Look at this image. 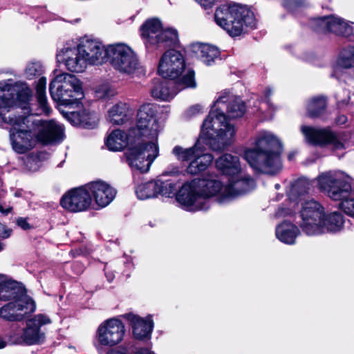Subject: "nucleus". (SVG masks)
<instances>
[{
  "label": "nucleus",
  "instance_id": "1",
  "mask_svg": "<svg viewBox=\"0 0 354 354\" xmlns=\"http://www.w3.org/2000/svg\"><path fill=\"white\" fill-rule=\"evenodd\" d=\"M245 106L243 102L237 96L224 91L212 106L204 120L201 132V138L214 151H221L234 140L236 129L227 119L237 118L243 115Z\"/></svg>",
  "mask_w": 354,
  "mask_h": 354
},
{
  "label": "nucleus",
  "instance_id": "2",
  "mask_svg": "<svg viewBox=\"0 0 354 354\" xmlns=\"http://www.w3.org/2000/svg\"><path fill=\"white\" fill-rule=\"evenodd\" d=\"M15 94L10 85L0 82V116L5 123L11 126L10 138L12 149L18 153H24L33 147V138H37L35 127L30 120L32 115H16Z\"/></svg>",
  "mask_w": 354,
  "mask_h": 354
},
{
  "label": "nucleus",
  "instance_id": "3",
  "mask_svg": "<svg viewBox=\"0 0 354 354\" xmlns=\"http://www.w3.org/2000/svg\"><path fill=\"white\" fill-rule=\"evenodd\" d=\"M230 192L225 184L217 178H198L185 183L178 190L176 201L187 211L207 210L210 207L209 199L218 203L229 202Z\"/></svg>",
  "mask_w": 354,
  "mask_h": 354
},
{
  "label": "nucleus",
  "instance_id": "4",
  "mask_svg": "<svg viewBox=\"0 0 354 354\" xmlns=\"http://www.w3.org/2000/svg\"><path fill=\"white\" fill-rule=\"evenodd\" d=\"M281 142L272 133L260 132L255 141L254 149L244 152V158L256 171L274 174L280 171Z\"/></svg>",
  "mask_w": 354,
  "mask_h": 354
},
{
  "label": "nucleus",
  "instance_id": "5",
  "mask_svg": "<svg viewBox=\"0 0 354 354\" xmlns=\"http://www.w3.org/2000/svg\"><path fill=\"white\" fill-rule=\"evenodd\" d=\"M319 188L331 199L340 201L339 207L348 215L354 217V193L350 179L337 171H326L317 178Z\"/></svg>",
  "mask_w": 354,
  "mask_h": 354
},
{
  "label": "nucleus",
  "instance_id": "6",
  "mask_svg": "<svg viewBox=\"0 0 354 354\" xmlns=\"http://www.w3.org/2000/svg\"><path fill=\"white\" fill-rule=\"evenodd\" d=\"M49 91L53 100L69 105L84 97L82 82L75 75L63 73L50 82Z\"/></svg>",
  "mask_w": 354,
  "mask_h": 354
},
{
  "label": "nucleus",
  "instance_id": "7",
  "mask_svg": "<svg viewBox=\"0 0 354 354\" xmlns=\"http://www.w3.org/2000/svg\"><path fill=\"white\" fill-rule=\"evenodd\" d=\"M157 107L152 104L141 106L138 113L136 127L130 130V136L141 137L146 143L158 144L159 133L163 129V124L157 118Z\"/></svg>",
  "mask_w": 354,
  "mask_h": 354
},
{
  "label": "nucleus",
  "instance_id": "8",
  "mask_svg": "<svg viewBox=\"0 0 354 354\" xmlns=\"http://www.w3.org/2000/svg\"><path fill=\"white\" fill-rule=\"evenodd\" d=\"M106 60L115 71L126 75L133 74L140 65L136 53L124 43L109 45Z\"/></svg>",
  "mask_w": 354,
  "mask_h": 354
},
{
  "label": "nucleus",
  "instance_id": "9",
  "mask_svg": "<svg viewBox=\"0 0 354 354\" xmlns=\"http://www.w3.org/2000/svg\"><path fill=\"white\" fill-rule=\"evenodd\" d=\"M125 335V326L119 319L110 318L102 322L97 327L94 346L98 352L112 348L121 343Z\"/></svg>",
  "mask_w": 354,
  "mask_h": 354
},
{
  "label": "nucleus",
  "instance_id": "10",
  "mask_svg": "<svg viewBox=\"0 0 354 354\" xmlns=\"http://www.w3.org/2000/svg\"><path fill=\"white\" fill-rule=\"evenodd\" d=\"M141 35L147 46L169 47L178 42V32L171 28L163 29L160 21L150 19L141 26Z\"/></svg>",
  "mask_w": 354,
  "mask_h": 354
},
{
  "label": "nucleus",
  "instance_id": "11",
  "mask_svg": "<svg viewBox=\"0 0 354 354\" xmlns=\"http://www.w3.org/2000/svg\"><path fill=\"white\" fill-rule=\"evenodd\" d=\"M158 155V145L155 142L131 145L124 153L129 167L133 170L142 173L147 172L149 170L152 162Z\"/></svg>",
  "mask_w": 354,
  "mask_h": 354
},
{
  "label": "nucleus",
  "instance_id": "12",
  "mask_svg": "<svg viewBox=\"0 0 354 354\" xmlns=\"http://www.w3.org/2000/svg\"><path fill=\"white\" fill-rule=\"evenodd\" d=\"M167 80H157L153 82L151 88V95L162 100L172 99L179 91L185 88H195L196 86L194 79V72L188 70L176 83Z\"/></svg>",
  "mask_w": 354,
  "mask_h": 354
},
{
  "label": "nucleus",
  "instance_id": "13",
  "mask_svg": "<svg viewBox=\"0 0 354 354\" xmlns=\"http://www.w3.org/2000/svg\"><path fill=\"white\" fill-rule=\"evenodd\" d=\"M324 209L317 201L311 199L301 204L299 212V226L308 235H317V231L324 216Z\"/></svg>",
  "mask_w": 354,
  "mask_h": 354
},
{
  "label": "nucleus",
  "instance_id": "14",
  "mask_svg": "<svg viewBox=\"0 0 354 354\" xmlns=\"http://www.w3.org/2000/svg\"><path fill=\"white\" fill-rule=\"evenodd\" d=\"M35 302L26 294L13 296V300L0 308V316L8 321H21L35 312Z\"/></svg>",
  "mask_w": 354,
  "mask_h": 354
},
{
  "label": "nucleus",
  "instance_id": "15",
  "mask_svg": "<svg viewBox=\"0 0 354 354\" xmlns=\"http://www.w3.org/2000/svg\"><path fill=\"white\" fill-rule=\"evenodd\" d=\"M239 5H223L218 7L214 13V21L221 28L232 37L240 35L243 32V23L239 18Z\"/></svg>",
  "mask_w": 354,
  "mask_h": 354
},
{
  "label": "nucleus",
  "instance_id": "16",
  "mask_svg": "<svg viewBox=\"0 0 354 354\" xmlns=\"http://www.w3.org/2000/svg\"><path fill=\"white\" fill-rule=\"evenodd\" d=\"M301 131L306 141L315 145H330L335 150L345 148L344 141L339 135L335 134L329 129L315 128L303 125Z\"/></svg>",
  "mask_w": 354,
  "mask_h": 354
},
{
  "label": "nucleus",
  "instance_id": "17",
  "mask_svg": "<svg viewBox=\"0 0 354 354\" xmlns=\"http://www.w3.org/2000/svg\"><path fill=\"white\" fill-rule=\"evenodd\" d=\"M185 70V60L182 53L176 50H168L160 57L158 73L163 78L175 80Z\"/></svg>",
  "mask_w": 354,
  "mask_h": 354
},
{
  "label": "nucleus",
  "instance_id": "18",
  "mask_svg": "<svg viewBox=\"0 0 354 354\" xmlns=\"http://www.w3.org/2000/svg\"><path fill=\"white\" fill-rule=\"evenodd\" d=\"M92 198L87 184L67 192L62 198V207L71 212H84L88 209Z\"/></svg>",
  "mask_w": 354,
  "mask_h": 354
},
{
  "label": "nucleus",
  "instance_id": "19",
  "mask_svg": "<svg viewBox=\"0 0 354 354\" xmlns=\"http://www.w3.org/2000/svg\"><path fill=\"white\" fill-rule=\"evenodd\" d=\"M30 122L37 132V140L42 143L59 142L64 140V128L60 123L55 120L42 121L33 115Z\"/></svg>",
  "mask_w": 354,
  "mask_h": 354
},
{
  "label": "nucleus",
  "instance_id": "20",
  "mask_svg": "<svg viewBox=\"0 0 354 354\" xmlns=\"http://www.w3.org/2000/svg\"><path fill=\"white\" fill-rule=\"evenodd\" d=\"M317 32H331L344 37L354 35V24H350L339 17L327 16L315 19L312 22Z\"/></svg>",
  "mask_w": 354,
  "mask_h": 354
},
{
  "label": "nucleus",
  "instance_id": "21",
  "mask_svg": "<svg viewBox=\"0 0 354 354\" xmlns=\"http://www.w3.org/2000/svg\"><path fill=\"white\" fill-rule=\"evenodd\" d=\"M57 62L73 73H82L87 67L86 59L78 46H64L57 53Z\"/></svg>",
  "mask_w": 354,
  "mask_h": 354
},
{
  "label": "nucleus",
  "instance_id": "22",
  "mask_svg": "<svg viewBox=\"0 0 354 354\" xmlns=\"http://www.w3.org/2000/svg\"><path fill=\"white\" fill-rule=\"evenodd\" d=\"M78 46L88 64H101L106 61L108 46L104 47L96 40L83 38Z\"/></svg>",
  "mask_w": 354,
  "mask_h": 354
},
{
  "label": "nucleus",
  "instance_id": "23",
  "mask_svg": "<svg viewBox=\"0 0 354 354\" xmlns=\"http://www.w3.org/2000/svg\"><path fill=\"white\" fill-rule=\"evenodd\" d=\"M50 322V319L43 314H38L29 319L24 328V344L33 345L41 343L44 339V333L41 332L40 327Z\"/></svg>",
  "mask_w": 354,
  "mask_h": 354
},
{
  "label": "nucleus",
  "instance_id": "24",
  "mask_svg": "<svg viewBox=\"0 0 354 354\" xmlns=\"http://www.w3.org/2000/svg\"><path fill=\"white\" fill-rule=\"evenodd\" d=\"M225 186L230 194V201L234 197L253 189L255 183L253 178L245 174L243 170H241L237 174L228 178Z\"/></svg>",
  "mask_w": 354,
  "mask_h": 354
},
{
  "label": "nucleus",
  "instance_id": "25",
  "mask_svg": "<svg viewBox=\"0 0 354 354\" xmlns=\"http://www.w3.org/2000/svg\"><path fill=\"white\" fill-rule=\"evenodd\" d=\"M87 188L96 204L101 207L108 205L116 195V190L113 187L101 180L88 183Z\"/></svg>",
  "mask_w": 354,
  "mask_h": 354
},
{
  "label": "nucleus",
  "instance_id": "26",
  "mask_svg": "<svg viewBox=\"0 0 354 354\" xmlns=\"http://www.w3.org/2000/svg\"><path fill=\"white\" fill-rule=\"evenodd\" d=\"M127 318L131 324L135 338L141 340L150 338L153 328V322L151 315L146 318H142L133 314H129Z\"/></svg>",
  "mask_w": 354,
  "mask_h": 354
},
{
  "label": "nucleus",
  "instance_id": "27",
  "mask_svg": "<svg viewBox=\"0 0 354 354\" xmlns=\"http://www.w3.org/2000/svg\"><path fill=\"white\" fill-rule=\"evenodd\" d=\"M216 167L223 175L229 178L242 170L239 157L228 153L221 156L216 160Z\"/></svg>",
  "mask_w": 354,
  "mask_h": 354
},
{
  "label": "nucleus",
  "instance_id": "28",
  "mask_svg": "<svg viewBox=\"0 0 354 354\" xmlns=\"http://www.w3.org/2000/svg\"><path fill=\"white\" fill-rule=\"evenodd\" d=\"M344 223L343 215L337 212H334L326 215L322 221L317 235L326 232H337L342 230Z\"/></svg>",
  "mask_w": 354,
  "mask_h": 354
},
{
  "label": "nucleus",
  "instance_id": "29",
  "mask_svg": "<svg viewBox=\"0 0 354 354\" xmlns=\"http://www.w3.org/2000/svg\"><path fill=\"white\" fill-rule=\"evenodd\" d=\"M213 160L212 155L204 153V150L200 147L196 153V156L189 163L186 169L187 172L192 175L198 174L207 169L212 164Z\"/></svg>",
  "mask_w": 354,
  "mask_h": 354
},
{
  "label": "nucleus",
  "instance_id": "30",
  "mask_svg": "<svg viewBox=\"0 0 354 354\" xmlns=\"http://www.w3.org/2000/svg\"><path fill=\"white\" fill-rule=\"evenodd\" d=\"M299 230L292 223L283 222L276 228V236L281 242L292 245L295 243Z\"/></svg>",
  "mask_w": 354,
  "mask_h": 354
},
{
  "label": "nucleus",
  "instance_id": "31",
  "mask_svg": "<svg viewBox=\"0 0 354 354\" xmlns=\"http://www.w3.org/2000/svg\"><path fill=\"white\" fill-rule=\"evenodd\" d=\"M192 49L197 57L207 65H210L220 55L216 47L206 44H194L192 46Z\"/></svg>",
  "mask_w": 354,
  "mask_h": 354
},
{
  "label": "nucleus",
  "instance_id": "32",
  "mask_svg": "<svg viewBox=\"0 0 354 354\" xmlns=\"http://www.w3.org/2000/svg\"><path fill=\"white\" fill-rule=\"evenodd\" d=\"M132 137L130 136V133L128 135L124 131L116 129L107 137L106 145L111 151H121L128 145L129 139Z\"/></svg>",
  "mask_w": 354,
  "mask_h": 354
},
{
  "label": "nucleus",
  "instance_id": "33",
  "mask_svg": "<svg viewBox=\"0 0 354 354\" xmlns=\"http://www.w3.org/2000/svg\"><path fill=\"white\" fill-rule=\"evenodd\" d=\"M68 120L73 125H82L93 128L97 124V116L86 109L75 111L70 113Z\"/></svg>",
  "mask_w": 354,
  "mask_h": 354
},
{
  "label": "nucleus",
  "instance_id": "34",
  "mask_svg": "<svg viewBox=\"0 0 354 354\" xmlns=\"http://www.w3.org/2000/svg\"><path fill=\"white\" fill-rule=\"evenodd\" d=\"M129 112V105L119 102L109 110L108 119L113 124H122L128 120Z\"/></svg>",
  "mask_w": 354,
  "mask_h": 354
},
{
  "label": "nucleus",
  "instance_id": "35",
  "mask_svg": "<svg viewBox=\"0 0 354 354\" xmlns=\"http://www.w3.org/2000/svg\"><path fill=\"white\" fill-rule=\"evenodd\" d=\"M157 195L165 197H172L178 194L177 189L179 187L178 182L171 179H163L158 178L156 180Z\"/></svg>",
  "mask_w": 354,
  "mask_h": 354
},
{
  "label": "nucleus",
  "instance_id": "36",
  "mask_svg": "<svg viewBox=\"0 0 354 354\" xmlns=\"http://www.w3.org/2000/svg\"><path fill=\"white\" fill-rule=\"evenodd\" d=\"M310 184L307 179L301 178L295 180L288 192L290 201H296L305 196L309 189Z\"/></svg>",
  "mask_w": 354,
  "mask_h": 354
},
{
  "label": "nucleus",
  "instance_id": "37",
  "mask_svg": "<svg viewBox=\"0 0 354 354\" xmlns=\"http://www.w3.org/2000/svg\"><path fill=\"white\" fill-rule=\"evenodd\" d=\"M201 147V142L198 140L196 144L189 148H183L180 146H176L172 149V153L176 159L180 162H189L192 160L196 156V153Z\"/></svg>",
  "mask_w": 354,
  "mask_h": 354
},
{
  "label": "nucleus",
  "instance_id": "38",
  "mask_svg": "<svg viewBox=\"0 0 354 354\" xmlns=\"http://www.w3.org/2000/svg\"><path fill=\"white\" fill-rule=\"evenodd\" d=\"M136 194L140 200L158 197L156 180L139 185L136 189Z\"/></svg>",
  "mask_w": 354,
  "mask_h": 354
},
{
  "label": "nucleus",
  "instance_id": "39",
  "mask_svg": "<svg viewBox=\"0 0 354 354\" xmlns=\"http://www.w3.org/2000/svg\"><path fill=\"white\" fill-rule=\"evenodd\" d=\"M326 101L323 96L315 97L308 101L306 108L310 117L319 116L326 109Z\"/></svg>",
  "mask_w": 354,
  "mask_h": 354
},
{
  "label": "nucleus",
  "instance_id": "40",
  "mask_svg": "<svg viewBox=\"0 0 354 354\" xmlns=\"http://www.w3.org/2000/svg\"><path fill=\"white\" fill-rule=\"evenodd\" d=\"M46 78L41 77L37 84L36 91H37V99L38 104L41 109V111L48 114L50 111V108L47 103V98L46 95Z\"/></svg>",
  "mask_w": 354,
  "mask_h": 354
},
{
  "label": "nucleus",
  "instance_id": "41",
  "mask_svg": "<svg viewBox=\"0 0 354 354\" xmlns=\"http://www.w3.org/2000/svg\"><path fill=\"white\" fill-rule=\"evenodd\" d=\"M116 94L115 88L108 82L99 84L95 90V96L101 100H109Z\"/></svg>",
  "mask_w": 354,
  "mask_h": 354
},
{
  "label": "nucleus",
  "instance_id": "42",
  "mask_svg": "<svg viewBox=\"0 0 354 354\" xmlns=\"http://www.w3.org/2000/svg\"><path fill=\"white\" fill-rule=\"evenodd\" d=\"M337 64L344 68L354 67V47L344 48L340 53Z\"/></svg>",
  "mask_w": 354,
  "mask_h": 354
},
{
  "label": "nucleus",
  "instance_id": "43",
  "mask_svg": "<svg viewBox=\"0 0 354 354\" xmlns=\"http://www.w3.org/2000/svg\"><path fill=\"white\" fill-rule=\"evenodd\" d=\"M240 10L239 14V18L243 23V30L244 26L250 27L251 28H256V19L252 12L247 9L245 7L239 6Z\"/></svg>",
  "mask_w": 354,
  "mask_h": 354
},
{
  "label": "nucleus",
  "instance_id": "44",
  "mask_svg": "<svg viewBox=\"0 0 354 354\" xmlns=\"http://www.w3.org/2000/svg\"><path fill=\"white\" fill-rule=\"evenodd\" d=\"M44 72V67L40 62H29L25 70V75L28 79H33L41 75Z\"/></svg>",
  "mask_w": 354,
  "mask_h": 354
},
{
  "label": "nucleus",
  "instance_id": "45",
  "mask_svg": "<svg viewBox=\"0 0 354 354\" xmlns=\"http://www.w3.org/2000/svg\"><path fill=\"white\" fill-rule=\"evenodd\" d=\"M106 354H153V352L147 348L120 347L118 349L111 350Z\"/></svg>",
  "mask_w": 354,
  "mask_h": 354
},
{
  "label": "nucleus",
  "instance_id": "46",
  "mask_svg": "<svg viewBox=\"0 0 354 354\" xmlns=\"http://www.w3.org/2000/svg\"><path fill=\"white\" fill-rule=\"evenodd\" d=\"M8 337L14 344H24V328L13 327L10 331Z\"/></svg>",
  "mask_w": 354,
  "mask_h": 354
},
{
  "label": "nucleus",
  "instance_id": "47",
  "mask_svg": "<svg viewBox=\"0 0 354 354\" xmlns=\"http://www.w3.org/2000/svg\"><path fill=\"white\" fill-rule=\"evenodd\" d=\"M15 292L12 290H9L8 286L6 281V277L3 274H0V299H6L10 297Z\"/></svg>",
  "mask_w": 354,
  "mask_h": 354
},
{
  "label": "nucleus",
  "instance_id": "48",
  "mask_svg": "<svg viewBox=\"0 0 354 354\" xmlns=\"http://www.w3.org/2000/svg\"><path fill=\"white\" fill-rule=\"evenodd\" d=\"M203 106L201 104H195L189 107L185 112L184 116L187 119H191L203 112Z\"/></svg>",
  "mask_w": 354,
  "mask_h": 354
},
{
  "label": "nucleus",
  "instance_id": "49",
  "mask_svg": "<svg viewBox=\"0 0 354 354\" xmlns=\"http://www.w3.org/2000/svg\"><path fill=\"white\" fill-rule=\"evenodd\" d=\"M292 213V210L290 208L279 207L275 213V217L281 218L290 215Z\"/></svg>",
  "mask_w": 354,
  "mask_h": 354
},
{
  "label": "nucleus",
  "instance_id": "50",
  "mask_svg": "<svg viewBox=\"0 0 354 354\" xmlns=\"http://www.w3.org/2000/svg\"><path fill=\"white\" fill-rule=\"evenodd\" d=\"M198 3H199L204 8H208L212 7L216 0H195Z\"/></svg>",
  "mask_w": 354,
  "mask_h": 354
},
{
  "label": "nucleus",
  "instance_id": "51",
  "mask_svg": "<svg viewBox=\"0 0 354 354\" xmlns=\"http://www.w3.org/2000/svg\"><path fill=\"white\" fill-rule=\"evenodd\" d=\"M30 97V93L28 91H24L19 93H17V98L19 100L21 98V100L24 102H26L28 101Z\"/></svg>",
  "mask_w": 354,
  "mask_h": 354
},
{
  "label": "nucleus",
  "instance_id": "52",
  "mask_svg": "<svg viewBox=\"0 0 354 354\" xmlns=\"http://www.w3.org/2000/svg\"><path fill=\"white\" fill-rule=\"evenodd\" d=\"M273 93V90L270 87H268L264 91V98L266 102L269 104L270 103V96H271Z\"/></svg>",
  "mask_w": 354,
  "mask_h": 354
},
{
  "label": "nucleus",
  "instance_id": "53",
  "mask_svg": "<svg viewBox=\"0 0 354 354\" xmlns=\"http://www.w3.org/2000/svg\"><path fill=\"white\" fill-rule=\"evenodd\" d=\"M17 225L24 230L30 228V225L27 221L23 218H20L17 220Z\"/></svg>",
  "mask_w": 354,
  "mask_h": 354
},
{
  "label": "nucleus",
  "instance_id": "54",
  "mask_svg": "<svg viewBox=\"0 0 354 354\" xmlns=\"http://www.w3.org/2000/svg\"><path fill=\"white\" fill-rule=\"evenodd\" d=\"M10 235V231L5 230L4 226L0 223V237L8 238Z\"/></svg>",
  "mask_w": 354,
  "mask_h": 354
},
{
  "label": "nucleus",
  "instance_id": "55",
  "mask_svg": "<svg viewBox=\"0 0 354 354\" xmlns=\"http://www.w3.org/2000/svg\"><path fill=\"white\" fill-rule=\"evenodd\" d=\"M12 209V207H7L6 208H4L3 205H0V212H1L3 214L7 215L8 214Z\"/></svg>",
  "mask_w": 354,
  "mask_h": 354
},
{
  "label": "nucleus",
  "instance_id": "56",
  "mask_svg": "<svg viewBox=\"0 0 354 354\" xmlns=\"http://www.w3.org/2000/svg\"><path fill=\"white\" fill-rule=\"evenodd\" d=\"M346 122V117L345 115H340L337 120V122L339 124H345Z\"/></svg>",
  "mask_w": 354,
  "mask_h": 354
},
{
  "label": "nucleus",
  "instance_id": "57",
  "mask_svg": "<svg viewBox=\"0 0 354 354\" xmlns=\"http://www.w3.org/2000/svg\"><path fill=\"white\" fill-rule=\"evenodd\" d=\"M6 346V342L3 337L0 336V349H2Z\"/></svg>",
  "mask_w": 354,
  "mask_h": 354
},
{
  "label": "nucleus",
  "instance_id": "58",
  "mask_svg": "<svg viewBox=\"0 0 354 354\" xmlns=\"http://www.w3.org/2000/svg\"><path fill=\"white\" fill-rule=\"evenodd\" d=\"M295 155H296V152H294V151H293V152H290V153L288 154V160H289L290 161L293 160H294V158H295Z\"/></svg>",
  "mask_w": 354,
  "mask_h": 354
},
{
  "label": "nucleus",
  "instance_id": "59",
  "mask_svg": "<svg viewBox=\"0 0 354 354\" xmlns=\"http://www.w3.org/2000/svg\"><path fill=\"white\" fill-rule=\"evenodd\" d=\"M343 104H347L348 103V100H339Z\"/></svg>",
  "mask_w": 354,
  "mask_h": 354
},
{
  "label": "nucleus",
  "instance_id": "60",
  "mask_svg": "<svg viewBox=\"0 0 354 354\" xmlns=\"http://www.w3.org/2000/svg\"><path fill=\"white\" fill-rule=\"evenodd\" d=\"M3 248L4 245L1 242H0V252L3 250Z\"/></svg>",
  "mask_w": 354,
  "mask_h": 354
},
{
  "label": "nucleus",
  "instance_id": "61",
  "mask_svg": "<svg viewBox=\"0 0 354 354\" xmlns=\"http://www.w3.org/2000/svg\"><path fill=\"white\" fill-rule=\"evenodd\" d=\"M279 187H280L279 184H276V185H275V188H276L277 189H279Z\"/></svg>",
  "mask_w": 354,
  "mask_h": 354
}]
</instances>
